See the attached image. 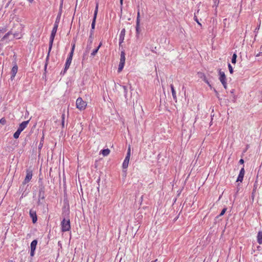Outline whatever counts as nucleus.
<instances>
[{"label":"nucleus","mask_w":262,"mask_h":262,"mask_svg":"<svg viewBox=\"0 0 262 262\" xmlns=\"http://www.w3.org/2000/svg\"><path fill=\"white\" fill-rule=\"evenodd\" d=\"M32 171L31 170L27 169L26 171V176L25 180L23 182V185L20 187V190L23 191L21 197L25 196L27 195L28 192H26V188L25 185L28 183L32 179Z\"/></svg>","instance_id":"1"},{"label":"nucleus","mask_w":262,"mask_h":262,"mask_svg":"<svg viewBox=\"0 0 262 262\" xmlns=\"http://www.w3.org/2000/svg\"><path fill=\"white\" fill-rule=\"evenodd\" d=\"M58 26V23L57 22V20H56V21L55 22V23L54 24V27L52 29L51 34L50 35V37L49 43H50V50H52L54 39L56 33L57 32Z\"/></svg>","instance_id":"2"},{"label":"nucleus","mask_w":262,"mask_h":262,"mask_svg":"<svg viewBox=\"0 0 262 262\" xmlns=\"http://www.w3.org/2000/svg\"><path fill=\"white\" fill-rule=\"evenodd\" d=\"M61 231L63 232L70 231L71 229L70 221L69 219H63L61 223Z\"/></svg>","instance_id":"3"},{"label":"nucleus","mask_w":262,"mask_h":262,"mask_svg":"<svg viewBox=\"0 0 262 262\" xmlns=\"http://www.w3.org/2000/svg\"><path fill=\"white\" fill-rule=\"evenodd\" d=\"M76 107L80 111L84 110L86 106V103L81 97H78L76 101Z\"/></svg>","instance_id":"4"},{"label":"nucleus","mask_w":262,"mask_h":262,"mask_svg":"<svg viewBox=\"0 0 262 262\" xmlns=\"http://www.w3.org/2000/svg\"><path fill=\"white\" fill-rule=\"evenodd\" d=\"M219 80L223 84L224 88L226 89H227V82H226V77L225 74V73L222 71L221 69H219Z\"/></svg>","instance_id":"5"},{"label":"nucleus","mask_w":262,"mask_h":262,"mask_svg":"<svg viewBox=\"0 0 262 262\" xmlns=\"http://www.w3.org/2000/svg\"><path fill=\"white\" fill-rule=\"evenodd\" d=\"M130 157V147L129 146L127 149V152L125 159L122 164V167L123 169H126L128 166V163Z\"/></svg>","instance_id":"6"},{"label":"nucleus","mask_w":262,"mask_h":262,"mask_svg":"<svg viewBox=\"0 0 262 262\" xmlns=\"http://www.w3.org/2000/svg\"><path fill=\"white\" fill-rule=\"evenodd\" d=\"M98 3H96V6L95 7V9L94 11V17L92 20V25H91V30H92L94 32V30L95 29V23H96V19L97 18V15L98 13Z\"/></svg>","instance_id":"7"},{"label":"nucleus","mask_w":262,"mask_h":262,"mask_svg":"<svg viewBox=\"0 0 262 262\" xmlns=\"http://www.w3.org/2000/svg\"><path fill=\"white\" fill-rule=\"evenodd\" d=\"M37 244V241L36 239L33 240L30 245L31 251H30V255L33 257L35 254V251L36 248V245Z\"/></svg>","instance_id":"8"},{"label":"nucleus","mask_w":262,"mask_h":262,"mask_svg":"<svg viewBox=\"0 0 262 262\" xmlns=\"http://www.w3.org/2000/svg\"><path fill=\"white\" fill-rule=\"evenodd\" d=\"M29 214L30 217L32 219V222L33 223H35L37 222V217L36 215V211L33 210V209H30L29 212Z\"/></svg>","instance_id":"9"},{"label":"nucleus","mask_w":262,"mask_h":262,"mask_svg":"<svg viewBox=\"0 0 262 262\" xmlns=\"http://www.w3.org/2000/svg\"><path fill=\"white\" fill-rule=\"evenodd\" d=\"M245 171L244 169V166L241 168L239 173L238 174V176L237 177L236 182H242L243 180V178L245 175Z\"/></svg>","instance_id":"10"},{"label":"nucleus","mask_w":262,"mask_h":262,"mask_svg":"<svg viewBox=\"0 0 262 262\" xmlns=\"http://www.w3.org/2000/svg\"><path fill=\"white\" fill-rule=\"evenodd\" d=\"M45 187L44 186H41L39 189V193H38V198L39 200L42 199L43 200L45 198Z\"/></svg>","instance_id":"11"},{"label":"nucleus","mask_w":262,"mask_h":262,"mask_svg":"<svg viewBox=\"0 0 262 262\" xmlns=\"http://www.w3.org/2000/svg\"><path fill=\"white\" fill-rule=\"evenodd\" d=\"M125 30L123 29L119 35V46H120L122 43L123 42L125 37Z\"/></svg>","instance_id":"12"},{"label":"nucleus","mask_w":262,"mask_h":262,"mask_svg":"<svg viewBox=\"0 0 262 262\" xmlns=\"http://www.w3.org/2000/svg\"><path fill=\"white\" fill-rule=\"evenodd\" d=\"M29 122V120L23 121L19 124L17 129L19 130L20 132H22L27 127Z\"/></svg>","instance_id":"13"},{"label":"nucleus","mask_w":262,"mask_h":262,"mask_svg":"<svg viewBox=\"0 0 262 262\" xmlns=\"http://www.w3.org/2000/svg\"><path fill=\"white\" fill-rule=\"evenodd\" d=\"M17 70H18V67H17V66L16 65V64H15L12 68V70H11V79L13 78L15 75H16V74L17 73Z\"/></svg>","instance_id":"14"},{"label":"nucleus","mask_w":262,"mask_h":262,"mask_svg":"<svg viewBox=\"0 0 262 262\" xmlns=\"http://www.w3.org/2000/svg\"><path fill=\"white\" fill-rule=\"evenodd\" d=\"M170 88H171V90L172 97H173V99L175 100V101L177 102V96H176V92L174 90V86H173V84H170Z\"/></svg>","instance_id":"15"},{"label":"nucleus","mask_w":262,"mask_h":262,"mask_svg":"<svg viewBox=\"0 0 262 262\" xmlns=\"http://www.w3.org/2000/svg\"><path fill=\"white\" fill-rule=\"evenodd\" d=\"M125 53L124 50L121 52L120 62L125 63Z\"/></svg>","instance_id":"16"},{"label":"nucleus","mask_w":262,"mask_h":262,"mask_svg":"<svg viewBox=\"0 0 262 262\" xmlns=\"http://www.w3.org/2000/svg\"><path fill=\"white\" fill-rule=\"evenodd\" d=\"M257 241L259 245L262 244V231H259L257 235Z\"/></svg>","instance_id":"17"},{"label":"nucleus","mask_w":262,"mask_h":262,"mask_svg":"<svg viewBox=\"0 0 262 262\" xmlns=\"http://www.w3.org/2000/svg\"><path fill=\"white\" fill-rule=\"evenodd\" d=\"M141 31L140 27V23H136V36L137 37H139V35L140 34Z\"/></svg>","instance_id":"18"},{"label":"nucleus","mask_w":262,"mask_h":262,"mask_svg":"<svg viewBox=\"0 0 262 262\" xmlns=\"http://www.w3.org/2000/svg\"><path fill=\"white\" fill-rule=\"evenodd\" d=\"M102 46V42H100L99 46L97 47V48L95 49H94L93 52L91 53V56H95V55L97 54V53L98 52L99 48H100V47Z\"/></svg>","instance_id":"19"},{"label":"nucleus","mask_w":262,"mask_h":262,"mask_svg":"<svg viewBox=\"0 0 262 262\" xmlns=\"http://www.w3.org/2000/svg\"><path fill=\"white\" fill-rule=\"evenodd\" d=\"M72 59H71L70 57H68L66 62L65 66L66 69H69L72 62Z\"/></svg>","instance_id":"20"},{"label":"nucleus","mask_w":262,"mask_h":262,"mask_svg":"<svg viewBox=\"0 0 262 262\" xmlns=\"http://www.w3.org/2000/svg\"><path fill=\"white\" fill-rule=\"evenodd\" d=\"M110 152V150L108 148L107 149H104L101 150V153L104 156H107L109 155Z\"/></svg>","instance_id":"21"},{"label":"nucleus","mask_w":262,"mask_h":262,"mask_svg":"<svg viewBox=\"0 0 262 262\" xmlns=\"http://www.w3.org/2000/svg\"><path fill=\"white\" fill-rule=\"evenodd\" d=\"M75 43H74L72 45L71 51L70 53H69V56H68V57H70L71 59H72V58H73V53H74V49H75Z\"/></svg>","instance_id":"22"},{"label":"nucleus","mask_w":262,"mask_h":262,"mask_svg":"<svg viewBox=\"0 0 262 262\" xmlns=\"http://www.w3.org/2000/svg\"><path fill=\"white\" fill-rule=\"evenodd\" d=\"M123 89V91H124V96L125 98V99H126V100H127V86H125V85H123L122 86Z\"/></svg>","instance_id":"23"},{"label":"nucleus","mask_w":262,"mask_h":262,"mask_svg":"<svg viewBox=\"0 0 262 262\" xmlns=\"http://www.w3.org/2000/svg\"><path fill=\"white\" fill-rule=\"evenodd\" d=\"M21 132H20L19 130L18 129H17V130L14 133V134H13V137L15 138V139H17L18 138L20 133H21Z\"/></svg>","instance_id":"24"},{"label":"nucleus","mask_w":262,"mask_h":262,"mask_svg":"<svg viewBox=\"0 0 262 262\" xmlns=\"http://www.w3.org/2000/svg\"><path fill=\"white\" fill-rule=\"evenodd\" d=\"M124 64H125V63H124L119 62V67L118 69V72L119 73L122 71V70H123V69L124 68Z\"/></svg>","instance_id":"25"},{"label":"nucleus","mask_w":262,"mask_h":262,"mask_svg":"<svg viewBox=\"0 0 262 262\" xmlns=\"http://www.w3.org/2000/svg\"><path fill=\"white\" fill-rule=\"evenodd\" d=\"M236 58H237V55L236 53H234L232 55L231 62L232 63L235 64L236 62Z\"/></svg>","instance_id":"26"},{"label":"nucleus","mask_w":262,"mask_h":262,"mask_svg":"<svg viewBox=\"0 0 262 262\" xmlns=\"http://www.w3.org/2000/svg\"><path fill=\"white\" fill-rule=\"evenodd\" d=\"M90 37H89V42L90 43V45L93 42V37H92V35L93 34V31L92 30H91V32H90Z\"/></svg>","instance_id":"27"},{"label":"nucleus","mask_w":262,"mask_h":262,"mask_svg":"<svg viewBox=\"0 0 262 262\" xmlns=\"http://www.w3.org/2000/svg\"><path fill=\"white\" fill-rule=\"evenodd\" d=\"M140 11H139V9L138 11V12H137L136 23L138 22V23H140Z\"/></svg>","instance_id":"28"},{"label":"nucleus","mask_w":262,"mask_h":262,"mask_svg":"<svg viewBox=\"0 0 262 262\" xmlns=\"http://www.w3.org/2000/svg\"><path fill=\"white\" fill-rule=\"evenodd\" d=\"M203 80L205 82H206L209 86H211V85L208 80V79L206 78V76L205 75H203Z\"/></svg>","instance_id":"29"},{"label":"nucleus","mask_w":262,"mask_h":262,"mask_svg":"<svg viewBox=\"0 0 262 262\" xmlns=\"http://www.w3.org/2000/svg\"><path fill=\"white\" fill-rule=\"evenodd\" d=\"M228 67L230 74H232L233 72V70L230 63H228Z\"/></svg>","instance_id":"30"},{"label":"nucleus","mask_w":262,"mask_h":262,"mask_svg":"<svg viewBox=\"0 0 262 262\" xmlns=\"http://www.w3.org/2000/svg\"><path fill=\"white\" fill-rule=\"evenodd\" d=\"M64 119H65V115L64 114H62V123H61L62 127H64Z\"/></svg>","instance_id":"31"},{"label":"nucleus","mask_w":262,"mask_h":262,"mask_svg":"<svg viewBox=\"0 0 262 262\" xmlns=\"http://www.w3.org/2000/svg\"><path fill=\"white\" fill-rule=\"evenodd\" d=\"M0 123L2 125H5L6 123V120L4 118H2L0 119Z\"/></svg>","instance_id":"32"},{"label":"nucleus","mask_w":262,"mask_h":262,"mask_svg":"<svg viewBox=\"0 0 262 262\" xmlns=\"http://www.w3.org/2000/svg\"><path fill=\"white\" fill-rule=\"evenodd\" d=\"M226 210H227V208H224L222 210L221 212L220 213V214H219V216H221L225 214V213L226 212Z\"/></svg>","instance_id":"33"},{"label":"nucleus","mask_w":262,"mask_h":262,"mask_svg":"<svg viewBox=\"0 0 262 262\" xmlns=\"http://www.w3.org/2000/svg\"><path fill=\"white\" fill-rule=\"evenodd\" d=\"M11 34V32H8L7 33H6L4 36L3 37V38H2V39L4 40L6 38H7L8 36Z\"/></svg>","instance_id":"34"},{"label":"nucleus","mask_w":262,"mask_h":262,"mask_svg":"<svg viewBox=\"0 0 262 262\" xmlns=\"http://www.w3.org/2000/svg\"><path fill=\"white\" fill-rule=\"evenodd\" d=\"M51 50L50 49V45L49 46V50H48V54H47V57H46V60H48L49 58V56H50V53L51 52Z\"/></svg>","instance_id":"35"},{"label":"nucleus","mask_w":262,"mask_h":262,"mask_svg":"<svg viewBox=\"0 0 262 262\" xmlns=\"http://www.w3.org/2000/svg\"><path fill=\"white\" fill-rule=\"evenodd\" d=\"M194 19L195 20V21L200 26H201V24L200 23V22L199 21V20L198 19V18L196 17V16L195 15H194Z\"/></svg>","instance_id":"36"},{"label":"nucleus","mask_w":262,"mask_h":262,"mask_svg":"<svg viewBox=\"0 0 262 262\" xmlns=\"http://www.w3.org/2000/svg\"><path fill=\"white\" fill-rule=\"evenodd\" d=\"M68 69H66V67H65L64 70L61 72V74H63V75L64 74Z\"/></svg>","instance_id":"37"},{"label":"nucleus","mask_w":262,"mask_h":262,"mask_svg":"<svg viewBox=\"0 0 262 262\" xmlns=\"http://www.w3.org/2000/svg\"><path fill=\"white\" fill-rule=\"evenodd\" d=\"M6 31V30L5 28H2V29H0V33L1 32L4 33V32H5Z\"/></svg>","instance_id":"38"},{"label":"nucleus","mask_w":262,"mask_h":262,"mask_svg":"<svg viewBox=\"0 0 262 262\" xmlns=\"http://www.w3.org/2000/svg\"><path fill=\"white\" fill-rule=\"evenodd\" d=\"M244 163V160L243 159H240L239 161V163L243 164Z\"/></svg>","instance_id":"39"},{"label":"nucleus","mask_w":262,"mask_h":262,"mask_svg":"<svg viewBox=\"0 0 262 262\" xmlns=\"http://www.w3.org/2000/svg\"><path fill=\"white\" fill-rule=\"evenodd\" d=\"M42 147V143H41V142H40L39 146H38V148L39 149H41Z\"/></svg>","instance_id":"40"},{"label":"nucleus","mask_w":262,"mask_h":262,"mask_svg":"<svg viewBox=\"0 0 262 262\" xmlns=\"http://www.w3.org/2000/svg\"><path fill=\"white\" fill-rule=\"evenodd\" d=\"M259 56H262V52H260L256 55V57H258Z\"/></svg>","instance_id":"41"},{"label":"nucleus","mask_w":262,"mask_h":262,"mask_svg":"<svg viewBox=\"0 0 262 262\" xmlns=\"http://www.w3.org/2000/svg\"><path fill=\"white\" fill-rule=\"evenodd\" d=\"M234 89H232V90H231V91H230V93H231V94H233V93H234Z\"/></svg>","instance_id":"42"},{"label":"nucleus","mask_w":262,"mask_h":262,"mask_svg":"<svg viewBox=\"0 0 262 262\" xmlns=\"http://www.w3.org/2000/svg\"><path fill=\"white\" fill-rule=\"evenodd\" d=\"M34 0H28V2H29L30 3H32L33 2Z\"/></svg>","instance_id":"43"},{"label":"nucleus","mask_w":262,"mask_h":262,"mask_svg":"<svg viewBox=\"0 0 262 262\" xmlns=\"http://www.w3.org/2000/svg\"><path fill=\"white\" fill-rule=\"evenodd\" d=\"M214 91H215V93H216V96H217V95H218V94H218V93H217V92L216 90H214Z\"/></svg>","instance_id":"44"},{"label":"nucleus","mask_w":262,"mask_h":262,"mask_svg":"<svg viewBox=\"0 0 262 262\" xmlns=\"http://www.w3.org/2000/svg\"><path fill=\"white\" fill-rule=\"evenodd\" d=\"M214 91H215V93H216V96H217V95H218V94H218V93H217V92L216 90H214Z\"/></svg>","instance_id":"45"},{"label":"nucleus","mask_w":262,"mask_h":262,"mask_svg":"<svg viewBox=\"0 0 262 262\" xmlns=\"http://www.w3.org/2000/svg\"><path fill=\"white\" fill-rule=\"evenodd\" d=\"M120 3H121V4H122L123 0H120Z\"/></svg>","instance_id":"46"},{"label":"nucleus","mask_w":262,"mask_h":262,"mask_svg":"<svg viewBox=\"0 0 262 262\" xmlns=\"http://www.w3.org/2000/svg\"><path fill=\"white\" fill-rule=\"evenodd\" d=\"M90 49V47H89V46H88L87 48H86V49L88 50V49Z\"/></svg>","instance_id":"47"},{"label":"nucleus","mask_w":262,"mask_h":262,"mask_svg":"<svg viewBox=\"0 0 262 262\" xmlns=\"http://www.w3.org/2000/svg\"><path fill=\"white\" fill-rule=\"evenodd\" d=\"M234 100L235 99V96H234Z\"/></svg>","instance_id":"48"},{"label":"nucleus","mask_w":262,"mask_h":262,"mask_svg":"<svg viewBox=\"0 0 262 262\" xmlns=\"http://www.w3.org/2000/svg\"><path fill=\"white\" fill-rule=\"evenodd\" d=\"M151 262H155V261H151Z\"/></svg>","instance_id":"49"}]
</instances>
